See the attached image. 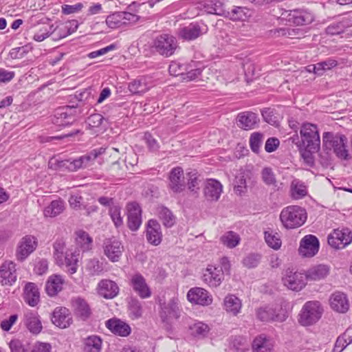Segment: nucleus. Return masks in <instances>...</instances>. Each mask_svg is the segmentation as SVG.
<instances>
[{
  "mask_svg": "<svg viewBox=\"0 0 352 352\" xmlns=\"http://www.w3.org/2000/svg\"><path fill=\"white\" fill-rule=\"evenodd\" d=\"M307 217L306 210L299 206H287L280 214V220L287 230L300 227L305 223Z\"/></svg>",
  "mask_w": 352,
  "mask_h": 352,
  "instance_id": "obj_1",
  "label": "nucleus"
},
{
  "mask_svg": "<svg viewBox=\"0 0 352 352\" xmlns=\"http://www.w3.org/2000/svg\"><path fill=\"white\" fill-rule=\"evenodd\" d=\"M323 147L327 150H333L336 156L342 160H349L351 156L347 150V138L341 134L325 132L322 135Z\"/></svg>",
  "mask_w": 352,
  "mask_h": 352,
  "instance_id": "obj_2",
  "label": "nucleus"
},
{
  "mask_svg": "<svg viewBox=\"0 0 352 352\" xmlns=\"http://www.w3.org/2000/svg\"><path fill=\"white\" fill-rule=\"evenodd\" d=\"M301 140L298 144V149H311L318 151L320 145V138L318 126L316 124L305 122L302 124L300 131Z\"/></svg>",
  "mask_w": 352,
  "mask_h": 352,
  "instance_id": "obj_3",
  "label": "nucleus"
},
{
  "mask_svg": "<svg viewBox=\"0 0 352 352\" xmlns=\"http://www.w3.org/2000/svg\"><path fill=\"white\" fill-rule=\"evenodd\" d=\"M151 48L160 55L168 58L175 54L178 48V43L174 36L162 34L153 39Z\"/></svg>",
  "mask_w": 352,
  "mask_h": 352,
  "instance_id": "obj_4",
  "label": "nucleus"
},
{
  "mask_svg": "<svg viewBox=\"0 0 352 352\" xmlns=\"http://www.w3.org/2000/svg\"><path fill=\"white\" fill-rule=\"evenodd\" d=\"M81 113L80 109L76 106H63L56 109L52 122L58 126L65 127L72 125Z\"/></svg>",
  "mask_w": 352,
  "mask_h": 352,
  "instance_id": "obj_5",
  "label": "nucleus"
},
{
  "mask_svg": "<svg viewBox=\"0 0 352 352\" xmlns=\"http://www.w3.org/2000/svg\"><path fill=\"white\" fill-rule=\"evenodd\" d=\"M323 309L318 301H308L302 307L299 314L298 322L303 326L316 323L321 318Z\"/></svg>",
  "mask_w": 352,
  "mask_h": 352,
  "instance_id": "obj_6",
  "label": "nucleus"
},
{
  "mask_svg": "<svg viewBox=\"0 0 352 352\" xmlns=\"http://www.w3.org/2000/svg\"><path fill=\"white\" fill-rule=\"evenodd\" d=\"M105 148L101 147L93 149L86 155L74 160H66L60 162L59 166L65 167L70 171H76L87 167L91 161L96 160L99 155L104 153Z\"/></svg>",
  "mask_w": 352,
  "mask_h": 352,
  "instance_id": "obj_7",
  "label": "nucleus"
},
{
  "mask_svg": "<svg viewBox=\"0 0 352 352\" xmlns=\"http://www.w3.org/2000/svg\"><path fill=\"white\" fill-rule=\"evenodd\" d=\"M207 25L202 22H192L188 25L180 28L177 30V36L184 41H193L206 34Z\"/></svg>",
  "mask_w": 352,
  "mask_h": 352,
  "instance_id": "obj_8",
  "label": "nucleus"
},
{
  "mask_svg": "<svg viewBox=\"0 0 352 352\" xmlns=\"http://www.w3.org/2000/svg\"><path fill=\"white\" fill-rule=\"evenodd\" d=\"M328 243L335 249H342L352 241V231L347 228L334 229L328 236Z\"/></svg>",
  "mask_w": 352,
  "mask_h": 352,
  "instance_id": "obj_9",
  "label": "nucleus"
},
{
  "mask_svg": "<svg viewBox=\"0 0 352 352\" xmlns=\"http://www.w3.org/2000/svg\"><path fill=\"white\" fill-rule=\"evenodd\" d=\"M307 277L305 274L294 272L287 269L283 278L284 285L291 290L300 291L306 285Z\"/></svg>",
  "mask_w": 352,
  "mask_h": 352,
  "instance_id": "obj_10",
  "label": "nucleus"
},
{
  "mask_svg": "<svg viewBox=\"0 0 352 352\" xmlns=\"http://www.w3.org/2000/svg\"><path fill=\"white\" fill-rule=\"evenodd\" d=\"M102 248L104 255L110 261L116 263L120 261L124 251V246L120 241L115 238L106 239Z\"/></svg>",
  "mask_w": 352,
  "mask_h": 352,
  "instance_id": "obj_11",
  "label": "nucleus"
},
{
  "mask_svg": "<svg viewBox=\"0 0 352 352\" xmlns=\"http://www.w3.org/2000/svg\"><path fill=\"white\" fill-rule=\"evenodd\" d=\"M129 285L134 292L142 299L148 298L152 292L146 283L145 278L139 272L133 274L129 280Z\"/></svg>",
  "mask_w": 352,
  "mask_h": 352,
  "instance_id": "obj_12",
  "label": "nucleus"
},
{
  "mask_svg": "<svg viewBox=\"0 0 352 352\" xmlns=\"http://www.w3.org/2000/svg\"><path fill=\"white\" fill-rule=\"evenodd\" d=\"M319 247L318 238L314 235L308 234L301 239L298 252L302 257H313L318 253Z\"/></svg>",
  "mask_w": 352,
  "mask_h": 352,
  "instance_id": "obj_13",
  "label": "nucleus"
},
{
  "mask_svg": "<svg viewBox=\"0 0 352 352\" xmlns=\"http://www.w3.org/2000/svg\"><path fill=\"white\" fill-rule=\"evenodd\" d=\"M37 246L36 239L31 235H26L19 241L16 250V258L19 261H23L34 252Z\"/></svg>",
  "mask_w": 352,
  "mask_h": 352,
  "instance_id": "obj_14",
  "label": "nucleus"
},
{
  "mask_svg": "<svg viewBox=\"0 0 352 352\" xmlns=\"http://www.w3.org/2000/svg\"><path fill=\"white\" fill-rule=\"evenodd\" d=\"M223 278L224 273L222 269L212 265L207 267L202 276L203 281L211 287L219 286Z\"/></svg>",
  "mask_w": 352,
  "mask_h": 352,
  "instance_id": "obj_15",
  "label": "nucleus"
},
{
  "mask_svg": "<svg viewBox=\"0 0 352 352\" xmlns=\"http://www.w3.org/2000/svg\"><path fill=\"white\" fill-rule=\"evenodd\" d=\"M168 180V186L174 193H180L184 190L186 182L184 170L181 167H175L170 170Z\"/></svg>",
  "mask_w": 352,
  "mask_h": 352,
  "instance_id": "obj_16",
  "label": "nucleus"
},
{
  "mask_svg": "<svg viewBox=\"0 0 352 352\" xmlns=\"http://www.w3.org/2000/svg\"><path fill=\"white\" fill-rule=\"evenodd\" d=\"M162 232L161 226L155 219L148 221L146 227V239L148 243L157 246L162 241Z\"/></svg>",
  "mask_w": 352,
  "mask_h": 352,
  "instance_id": "obj_17",
  "label": "nucleus"
},
{
  "mask_svg": "<svg viewBox=\"0 0 352 352\" xmlns=\"http://www.w3.org/2000/svg\"><path fill=\"white\" fill-rule=\"evenodd\" d=\"M160 318L164 322H168L170 319H178L180 317L179 300L176 298L169 300L161 307Z\"/></svg>",
  "mask_w": 352,
  "mask_h": 352,
  "instance_id": "obj_18",
  "label": "nucleus"
},
{
  "mask_svg": "<svg viewBox=\"0 0 352 352\" xmlns=\"http://www.w3.org/2000/svg\"><path fill=\"white\" fill-rule=\"evenodd\" d=\"M188 300L193 304L207 306L212 303V297L209 292L201 287L191 288L187 294Z\"/></svg>",
  "mask_w": 352,
  "mask_h": 352,
  "instance_id": "obj_19",
  "label": "nucleus"
},
{
  "mask_svg": "<svg viewBox=\"0 0 352 352\" xmlns=\"http://www.w3.org/2000/svg\"><path fill=\"white\" fill-rule=\"evenodd\" d=\"M127 225L131 231H137L142 224V209L135 202L127 206Z\"/></svg>",
  "mask_w": 352,
  "mask_h": 352,
  "instance_id": "obj_20",
  "label": "nucleus"
},
{
  "mask_svg": "<svg viewBox=\"0 0 352 352\" xmlns=\"http://www.w3.org/2000/svg\"><path fill=\"white\" fill-rule=\"evenodd\" d=\"M16 264L12 261H6L0 267V283L3 285H12L16 280Z\"/></svg>",
  "mask_w": 352,
  "mask_h": 352,
  "instance_id": "obj_21",
  "label": "nucleus"
},
{
  "mask_svg": "<svg viewBox=\"0 0 352 352\" xmlns=\"http://www.w3.org/2000/svg\"><path fill=\"white\" fill-rule=\"evenodd\" d=\"M51 320L54 325L61 329L68 327L72 322L69 310L63 307H58L54 310Z\"/></svg>",
  "mask_w": 352,
  "mask_h": 352,
  "instance_id": "obj_22",
  "label": "nucleus"
},
{
  "mask_svg": "<svg viewBox=\"0 0 352 352\" xmlns=\"http://www.w3.org/2000/svg\"><path fill=\"white\" fill-rule=\"evenodd\" d=\"M105 326L112 333L120 337H127L131 332L129 324L117 318L107 320Z\"/></svg>",
  "mask_w": 352,
  "mask_h": 352,
  "instance_id": "obj_23",
  "label": "nucleus"
},
{
  "mask_svg": "<svg viewBox=\"0 0 352 352\" xmlns=\"http://www.w3.org/2000/svg\"><path fill=\"white\" fill-rule=\"evenodd\" d=\"M197 8L207 14L223 16L225 14L223 3L220 0H199Z\"/></svg>",
  "mask_w": 352,
  "mask_h": 352,
  "instance_id": "obj_24",
  "label": "nucleus"
},
{
  "mask_svg": "<svg viewBox=\"0 0 352 352\" xmlns=\"http://www.w3.org/2000/svg\"><path fill=\"white\" fill-rule=\"evenodd\" d=\"M78 250L68 248L65 254L62 257V262H56V264L59 266L65 265L67 271L70 274H74L78 269Z\"/></svg>",
  "mask_w": 352,
  "mask_h": 352,
  "instance_id": "obj_25",
  "label": "nucleus"
},
{
  "mask_svg": "<svg viewBox=\"0 0 352 352\" xmlns=\"http://www.w3.org/2000/svg\"><path fill=\"white\" fill-rule=\"evenodd\" d=\"M98 293L106 299H112L119 294V287L111 280L103 279L100 280L97 287Z\"/></svg>",
  "mask_w": 352,
  "mask_h": 352,
  "instance_id": "obj_26",
  "label": "nucleus"
},
{
  "mask_svg": "<svg viewBox=\"0 0 352 352\" xmlns=\"http://www.w3.org/2000/svg\"><path fill=\"white\" fill-rule=\"evenodd\" d=\"M223 186L218 180L208 179L204 188V196L208 201H217L220 198Z\"/></svg>",
  "mask_w": 352,
  "mask_h": 352,
  "instance_id": "obj_27",
  "label": "nucleus"
},
{
  "mask_svg": "<svg viewBox=\"0 0 352 352\" xmlns=\"http://www.w3.org/2000/svg\"><path fill=\"white\" fill-rule=\"evenodd\" d=\"M256 315L260 320L265 322L271 320L283 322L287 318L285 314L277 313L275 308L270 306L259 308L256 311Z\"/></svg>",
  "mask_w": 352,
  "mask_h": 352,
  "instance_id": "obj_28",
  "label": "nucleus"
},
{
  "mask_svg": "<svg viewBox=\"0 0 352 352\" xmlns=\"http://www.w3.org/2000/svg\"><path fill=\"white\" fill-rule=\"evenodd\" d=\"M329 303L331 308L339 313H345L349 309L346 295L340 292H336L331 295Z\"/></svg>",
  "mask_w": 352,
  "mask_h": 352,
  "instance_id": "obj_29",
  "label": "nucleus"
},
{
  "mask_svg": "<svg viewBox=\"0 0 352 352\" xmlns=\"http://www.w3.org/2000/svg\"><path fill=\"white\" fill-rule=\"evenodd\" d=\"M314 19L313 14L307 10H294L289 14V21L296 25H307Z\"/></svg>",
  "mask_w": 352,
  "mask_h": 352,
  "instance_id": "obj_30",
  "label": "nucleus"
},
{
  "mask_svg": "<svg viewBox=\"0 0 352 352\" xmlns=\"http://www.w3.org/2000/svg\"><path fill=\"white\" fill-rule=\"evenodd\" d=\"M237 121L239 127L244 130H250L255 128L259 122V118L255 113L245 111L237 116Z\"/></svg>",
  "mask_w": 352,
  "mask_h": 352,
  "instance_id": "obj_31",
  "label": "nucleus"
},
{
  "mask_svg": "<svg viewBox=\"0 0 352 352\" xmlns=\"http://www.w3.org/2000/svg\"><path fill=\"white\" fill-rule=\"evenodd\" d=\"M24 301L31 307H36L40 302V293L35 283H28L24 288Z\"/></svg>",
  "mask_w": 352,
  "mask_h": 352,
  "instance_id": "obj_32",
  "label": "nucleus"
},
{
  "mask_svg": "<svg viewBox=\"0 0 352 352\" xmlns=\"http://www.w3.org/2000/svg\"><path fill=\"white\" fill-rule=\"evenodd\" d=\"M24 323L27 329L33 334H38L43 326L36 312L27 311L24 315Z\"/></svg>",
  "mask_w": 352,
  "mask_h": 352,
  "instance_id": "obj_33",
  "label": "nucleus"
},
{
  "mask_svg": "<svg viewBox=\"0 0 352 352\" xmlns=\"http://www.w3.org/2000/svg\"><path fill=\"white\" fill-rule=\"evenodd\" d=\"M64 283L65 280L60 275L50 276L45 283L46 293L50 296H56L63 289Z\"/></svg>",
  "mask_w": 352,
  "mask_h": 352,
  "instance_id": "obj_34",
  "label": "nucleus"
},
{
  "mask_svg": "<svg viewBox=\"0 0 352 352\" xmlns=\"http://www.w3.org/2000/svg\"><path fill=\"white\" fill-rule=\"evenodd\" d=\"M330 272V267L327 265L320 264L309 268L306 272L307 280L317 281L327 276Z\"/></svg>",
  "mask_w": 352,
  "mask_h": 352,
  "instance_id": "obj_35",
  "label": "nucleus"
},
{
  "mask_svg": "<svg viewBox=\"0 0 352 352\" xmlns=\"http://www.w3.org/2000/svg\"><path fill=\"white\" fill-rule=\"evenodd\" d=\"M273 346L272 340L265 334L256 336L252 345L253 352H272Z\"/></svg>",
  "mask_w": 352,
  "mask_h": 352,
  "instance_id": "obj_36",
  "label": "nucleus"
},
{
  "mask_svg": "<svg viewBox=\"0 0 352 352\" xmlns=\"http://www.w3.org/2000/svg\"><path fill=\"white\" fill-rule=\"evenodd\" d=\"M72 305L75 314L82 320H87L90 316L91 309L85 299L80 297L75 298L72 300Z\"/></svg>",
  "mask_w": 352,
  "mask_h": 352,
  "instance_id": "obj_37",
  "label": "nucleus"
},
{
  "mask_svg": "<svg viewBox=\"0 0 352 352\" xmlns=\"http://www.w3.org/2000/svg\"><path fill=\"white\" fill-rule=\"evenodd\" d=\"M307 194L308 189L305 182L298 179L292 180L290 185V196L293 199H301L306 197Z\"/></svg>",
  "mask_w": 352,
  "mask_h": 352,
  "instance_id": "obj_38",
  "label": "nucleus"
},
{
  "mask_svg": "<svg viewBox=\"0 0 352 352\" xmlns=\"http://www.w3.org/2000/svg\"><path fill=\"white\" fill-rule=\"evenodd\" d=\"M223 305L224 309L227 312L232 314L233 316H236L241 311L242 302L241 300L235 295L229 294L225 297Z\"/></svg>",
  "mask_w": 352,
  "mask_h": 352,
  "instance_id": "obj_39",
  "label": "nucleus"
},
{
  "mask_svg": "<svg viewBox=\"0 0 352 352\" xmlns=\"http://www.w3.org/2000/svg\"><path fill=\"white\" fill-rule=\"evenodd\" d=\"M187 187L190 193L195 197L199 194L202 178L197 172H190L188 173Z\"/></svg>",
  "mask_w": 352,
  "mask_h": 352,
  "instance_id": "obj_40",
  "label": "nucleus"
},
{
  "mask_svg": "<svg viewBox=\"0 0 352 352\" xmlns=\"http://www.w3.org/2000/svg\"><path fill=\"white\" fill-rule=\"evenodd\" d=\"M223 16L232 21H245L250 16V10L246 7L234 6L231 11L225 10Z\"/></svg>",
  "mask_w": 352,
  "mask_h": 352,
  "instance_id": "obj_41",
  "label": "nucleus"
},
{
  "mask_svg": "<svg viewBox=\"0 0 352 352\" xmlns=\"http://www.w3.org/2000/svg\"><path fill=\"white\" fill-rule=\"evenodd\" d=\"M249 173L245 171L239 173L234 181V190L236 195H242L247 191V178Z\"/></svg>",
  "mask_w": 352,
  "mask_h": 352,
  "instance_id": "obj_42",
  "label": "nucleus"
},
{
  "mask_svg": "<svg viewBox=\"0 0 352 352\" xmlns=\"http://www.w3.org/2000/svg\"><path fill=\"white\" fill-rule=\"evenodd\" d=\"M128 310L132 319H138L143 314L142 302L136 297H131L128 301Z\"/></svg>",
  "mask_w": 352,
  "mask_h": 352,
  "instance_id": "obj_43",
  "label": "nucleus"
},
{
  "mask_svg": "<svg viewBox=\"0 0 352 352\" xmlns=\"http://www.w3.org/2000/svg\"><path fill=\"white\" fill-rule=\"evenodd\" d=\"M76 242L77 245L81 249L82 252L88 251L91 248L92 239L89 234L80 230L76 232Z\"/></svg>",
  "mask_w": 352,
  "mask_h": 352,
  "instance_id": "obj_44",
  "label": "nucleus"
},
{
  "mask_svg": "<svg viewBox=\"0 0 352 352\" xmlns=\"http://www.w3.org/2000/svg\"><path fill=\"white\" fill-rule=\"evenodd\" d=\"M65 210V203L61 199L54 200L47 206L43 212L45 217H55Z\"/></svg>",
  "mask_w": 352,
  "mask_h": 352,
  "instance_id": "obj_45",
  "label": "nucleus"
},
{
  "mask_svg": "<svg viewBox=\"0 0 352 352\" xmlns=\"http://www.w3.org/2000/svg\"><path fill=\"white\" fill-rule=\"evenodd\" d=\"M337 65L338 62L336 60L329 58L311 66L313 67V71L316 74L322 76L326 71L335 67Z\"/></svg>",
  "mask_w": 352,
  "mask_h": 352,
  "instance_id": "obj_46",
  "label": "nucleus"
},
{
  "mask_svg": "<svg viewBox=\"0 0 352 352\" xmlns=\"http://www.w3.org/2000/svg\"><path fill=\"white\" fill-rule=\"evenodd\" d=\"M157 212L160 219L162 221L165 227L171 228L175 224V216L168 208L161 206L157 208Z\"/></svg>",
  "mask_w": 352,
  "mask_h": 352,
  "instance_id": "obj_47",
  "label": "nucleus"
},
{
  "mask_svg": "<svg viewBox=\"0 0 352 352\" xmlns=\"http://www.w3.org/2000/svg\"><path fill=\"white\" fill-rule=\"evenodd\" d=\"M102 339L98 336H90L85 340V352H100L102 349Z\"/></svg>",
  "mask_w": 352,
  "mask_h": 352,
  "instance_id": "obj_48",
  "label": "nucleus"
},
{
  "mask_svg": "<svg viewBox=\"0 0 352 352\" xmlns=\"http://www.w3.org/2000/svg\"><path fill=\"white\" fill-rule=\"evenodd\" d=\"M220 241L225 246L232 249L239 244L241 238L237 233L228 231L221 236Z\"/></svg>",
  "mask_w": 352,
  "mask_h": 352,
  "instance_id": "obj_49",
  "label": "nucleus"
},
{
  "mask_svg": "<svg viewBox=\"0 0 352 352\" xmlns=\"http://www.w3.org/2000/svg\"><path fill=\"white\" fill-rule=\"evenodd\" d=\"M189 330L194 337L204 338L209 332V327L205 323L197 322L189 327Z\"/></svg>",
  "mask_w": 352,
  "mask_h": 352,
  "instance_id": "obj_50",
  "label": "nucleus"
},
{
  "mask_svg": "<svg viewBox=\"0 0 352 352\" xmlns=\"http://www.w3.org/2000/svg\"><path fill=\"white\" fill-rule=\"evenodd\" d=\"M53 256L56 262H62V257L65 254V243L63 239H57L53 244Z\"/></svg>",
  "mask_w": 352,
  "mask_h": 352,
  "instance_id": "obj_51",
  "label": "nucleus"
},
{
  "mask_svg": "<svg viewBox=\"0 0 352 352\" xmlns=\"http://www.w3.org/2000/svg\"><path fill=\"white\" fill-rule=\"evenodd\" d=\"M261 258L262 256L260 254L250 253L243 258L242 263L248 268H254L258 266Z\"/></svg>",
  "mask_w": 352,
  "mask_h": 352,
  "instance_id": "obj_52",
  "label": "nucleus"
},
{
  "mask_svg": "<svg viewBox=\"0 0 352 352\" xmlns=\"http://www.w3.org/2000/svg\"><path fill=\"white\" fill-rule=\"evenodd\" d=\"M264 234L265 242L270 248L274 250H278L280 248L282 242L277 233L273 234L265 231Z\"/></svg>",
  "mask_w": 352,
  "mask_h": 352,
  "instance_id": "obj_53",
  "label": "nucleus"
},
{
  "mask_svg": "<svg viewBox=\"0 0 352 352\" xmlns=\"http://www.w3.org/2000/svg\"><path fill=\"white\" fill-rule=\"evenodd\" d=\"M86 269L91 276H98L104 270L102 263L96 259L89 261Z\"/></svg>",
  "mask_w": 352,
  "mask_h": 352,
  "instance_id": "obj_54",
  "label": "nucleus"
},
{
  "mask_svg": "<svg viewBox=\"0 0 352 352\" xmlns=\"http://www.w3.org/2000/svg\"><path fill=\"white\" fill-rule=\"evenodd\" d=\"M261 114L266 122L274 126H278L279 120L274 109L270 108L265 109L261 111Z\"/></svg>",
  "mask_w": 352,
  "mask_h": 352,
  "instance_id": "obj_55",
  "label": "nucleus"
},
{
  "mask_svg": "<svg viewBox=\"0 0 352 352\" xmlns=\"http://www.w3.org/2000/svg\"><path fill=\"white\" fill-rule=\"evenodd\" d=\"M195 62H192L191 64L186 65V67H188L187 70L184 72V75L183 76L184 79H187L188 80H193L197 79L201 73V69L199 67H194Z\"/></svg>",
  "mask_w": 352,
  "mask_h": 352,
  "instance_id": "obj_56",
  "label": "nucleus"
},
{
  "mask_svg": "<svg viewBox=\"0 0 352 352\" xmlns=\"http://www.w3.org/2000/svg\"><path fill=\"white\" fill-rule=\"evenodd\" d=\"M263 142V134L258 132L253 133L250 138V146L252 151L258 153Z\"/></svg>",
  "mask_w": 352,
  "mask_h": 352,
  "instance_id": "obj_57",
  "label": "nucleus"
},
{
  "mask_svg": "<svg viewBox=\"0 0 352 352\" xmlns=\"http://www.w3.org/2000/svg\"><path fill=\"white\" fill-rule=\"evenodd\" d=\"M188 67L186 65L182 64L177 61H173L170 63L168 68V72L172 76H184V72L187 70Z\"/></svg>",
  "mask_w": 352,
  "mask_h": 352,
  "instance_id": "obj_58",
  "label": "nucleus"
},
{
  "mask_svg": "<svg viewBox=\"0 0 352 352\" xmlns=\"http://www.w3.org/2000/svg\"><path fill=\"white\" fill-rule=\"evenodd\" d=\"M121 12H115L109 15L106 19V23L109 28L116 29L122 26Z\"/></svg>",
  "mask_w": 352,
  "mask_h": 352,
  "instance_id": "obj_59",
  "label": "nucleus"
},
{
  "mask_svg": "<svg viewBox=\"0 0 352 352\" xmlns=\"http://www.w3.org/2000/svg\"><path fill=\"white\" fill-rule=\"evenodd\" d=\"M261 177L263 182L268 186H276V180L271 168H264L261 172Z\"/></svg>",
  "mask_w": 352,
  "mask_h": 352,
  "instance_id": "obj_60",
  "label": "nucleus"
},
{
  "mask_svg": "<svg viewBox=\"0 0 352 352\" xmlns=\"http://www.w3.org/2000/svg\"><path fill=\"white\" fill-rule=\"evenodd\" d=\"M120 210L121 209L118 206H111L109 208V215L116 228H119L123 224Z\"/></svg>",
  "mask_w": 352,
  "mask_h": 352,
  "instance_id": "obj_61",
  "label": "nucleus"
},
{
  "mask_svg": "<svg viewBox=\"0 0 352 352\" xmlns=\"http://www.w3.org/2000/svg\"><path fill=\"white\" fill-rule=\"evenodd\" d=\"M129 91L133 94H141L148 89L147 84L142 83L139 80H133L129 84Z\"/></svg>",
  "mask_w": 352,
  "mask_h": 352,
  "instance_id": "obj_62",
  "label": "nucleus"
},
{
  "mask_svg": "<svg viewBox=\"0 0 352 352\" xmlns=\"http://www.w3.org/2000/svg\"><path fill=\"white\" fill-rule=\"evenodd\" d=\"M122 25H131L135 23L140 19L139 16L131 12H121Z\"/></svg>",
  "mask_w": 352,
  "mask_h": 352,
  "instance_id": "obj_63",
  "label": "nucleus"
},
{
  "mask_svg": "<svg viewBox=\"0 0 352 352\" xmlns=\"http://www.w3.org/2000/svg\"><path fill=\"white\" fill-rule=\"evenodd\" d=\"M51 345L45 342H36L30 349H28L27 352H50Z\"/></svg>",
  "mask_w": 352,
  "mask_h": 352,
  "instance_id": "obj_64",
  "label": "nucleus"
}]
</instances>
